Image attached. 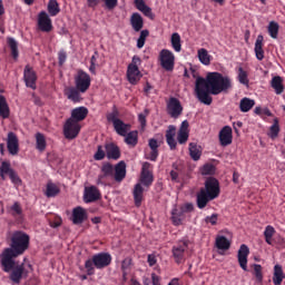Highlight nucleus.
I'll use <instances>...</instances> for the list:
<instances>
[{"label": "nucleus", "mask_w": 285, "mask_h": 285, "mask_svg": "<svg viewBox=\"0 0 285 285\" xmlns=\"http://www.w3.org/2000/svg\"><path fill=\"white\" fill-rule=\"evenodd\" d=\"M30 248V235L24 232L16 230L10 236L9 247L0 254V266L3 273L9 274V279L13 284H21L26 275V265L17 261Z\"/></svg>", "instance_id": "f257e3e1"}, {"label": "nucleus", "mask_w": 285, "mask_h": 285, "mask_svg": "<svg viewBox=\"0 0 285 285\" xmlns=\"http://www.w3.org/2000/svg\"><path fill=\"white\" fill-rule=\"evenodd\" d=\"M233 88V80L228 76L220 72H208L206 78L198 77L196 79L195 92L198 101L205 106L213 104V97L222 92H228Z\"/></svg>", "instance_id": "f03ea898"}, {"label": "nucleus", "mask_w": 285, "mask_h": 285, "mask_svg": "<svg viewBox=\"0 0 285 285\" xmlns=\"http://www.w3.org/2000/svg\"><path fill=\"white\" fill-rule=\"evenodd\" d=\"M222 188L219 187V180L215 177H209L205 180V188H200L199 193L196 195V204L200 210H204L208 206L209 202L217 199Z\"/></svg>", "instance_id": "7ed1b4c3"}, {"label": "nucleus", "mask_w": 285, "mask_h": 285, "mask_svg": "<svg viewBox=\"0 0 285 285\" xmlns=\"http://www.w3.org/2000/svg\"><path fill=\"white\" fill-rule=\"evenodd\" d=\"M110 264H112V255L110 253L101 252L95 254L85 262L86 274L91 277V275H95V268L102 271V268H108Z\"/></svg>", "instance_id": "20e7f679"}, {"label": "nucleus", "mask_w": 285, "mask_h": 285, "mask_svg": "<svg viewBox=\"0 0 285 285\" xmlns=\"http://www.w3.org/2000/svg\"><path fill=\"white\" fill-rule=\"evenodd\" d=\"M100 173L98 181H104L106 177H114L115 181L120 184V181L126 179V163L121 160L116 166H112L110 163H104Z\"/></svg>", "instance_id": "39448f33"}, {"label": "nucleus", "mask_w": 285, "mask_h": 285, "mask_svg": "<svg viewBox=\"0 0 285 285\" xmlns=\"http://www.w3.org/2000/svg\"><path fill=\"white\" fill-rule=\"evenodd\" d=\"M139 63H141V58H139V56H134L131 63H129L127 68V79L132 86H137L144 77L141 71H139Z\"/></svg>", "instance_id": "423d86ee"}, {"label": "nucleus", "mask_w": 285, "mask_h": 285, "mask_svg": "<svg viewBox=\"0 0 285 285\" xmlns=\"http://www.w3.org/2000/svg\"><path fill=\"white\" fill-rule=\"evenodd\" d=\"M75 80V87L80 90L81 94L88 92L91 83L90 75L88 72L83 71L82 69H79L77 71V75L73 77Z\"/></svg>", "instance_id": "0eeeda50"}, {"label": "nucleus", "mask_w": 285, "mask_h": 285, "mask_svg": "<svg viewBox=\"0 0 285 285\" xmlns=\"http://www.w3.org/2000/svg\"><path fill=\"white\" fill-rule=\"evenodd\" d=\"M167 114L171 119H179V117L184 115V106H181V101L175 97H170L167 101Z\"/></svg>", "instance_id": "6e6552de"}, {"label": "nucleus", "mask_w": 285, "mask_h": 285, "mask_svg": "<svg viewBox=\"0 0 285 285\" xmlns=\"http://www.w3.org/2000/svg\"><path fill=\"white\" fill-rule=\"evenodd\" d=\"M160 65L164 70L171 72L175 70V53L168 49H163L159 53Z\"/></svg>", "instance_id": "1a4fd4ad"}, {"label": "nucleus", "mask_w": 285, "mask_h": 285, "mask_svg": "<svg viewBox=\"0 0 285 285\" xmlns=\"http://www.w3.org/2000/svg\"><path fill=\"white\" fill-rule=\"evenodd\" d=\"M80 131H81V125L68 118L63 125V135L66 139H77V136L79 135Z\"/></svg>", "instance_id": "9d476101"}, {"label": "nucleus", "mask_w": 285, "mask_h": 285, "mask_svg": "<svg viewBox=\"0 0 285 285\" xmlns=\"http://www.w3.org/2000/svg\"><path fill=\"white\" fill-rule=\"evenodd\" d=\"M188 240H180L173 246L171 253L176 264H181L186 259V250H188Z\"/></svg>", "instance_id": "9b49d317"}, {"label": "nucleus", "mask_w": 285, "mask_h": 285, "mask_svg": "<svg viewBox=\"0 0 285 285\" xmlns=\"http://www.w3.org/2000/svg\"><path fill=\"white\" fill-rule=\"evenodd\" d=\"M151 166L153 165H150V163H144L141 167L140 184H142V186H146L147 188H150V186H153V183L155 181L153 170H150Z\"/></svg>", "instance_id": "f8f14e48"}, {"label": "nucleus", "mask_w": 285, "mask_h": 285, "mask_svg": "<svg viewBox=\"0 0 285 285\" xmlns=\"http://www.w3.org/2000/svg\"><path fill=\"white\" fill-rule=\"evenodd\" d=\"M23 79L27 88H31V90H37V72L30 66L24 67Z\"/></svg>", "instance_id": "ddd939ff"}, {"label": "nucleus", "mask_w": 285, "mask_h": 285, "mask_svg": "<svg viewBox=\"0 0 285 285\" xmlns=\"http://www.w3.org/2000/svg\"><path fill=\"white\" fill-rule=\"evenodd\" d=\"M38 28L41 32H52V19L46 11L38 14Z\"/></svg>", "instance_id": "4468645a"}, {"label": "nucleus", "mask_w": 285, "mask_h": 285, "mask_svg": "<svg viewBox=\"0 0 285 285\" xmlns=\"http://www.w3.org/2000/svg\"><path fill=\"white\" fill-rule=\"evenodd\" d=\"M248 255H250L248 245L242 244L238 249L237 259L240 268L244 271H248Z\"/></svg>", "instance_id": "2eb2a0df"}, {"label": "nucleus", "mask_w": 285, "mask_h": 285, "mask_svg": "<svg viewBox=\"0 0 285 285\" xmlns=\"http://www.w3.org/2000/svg\"><path fill=\"white\" fill-rule=\"evenodd\" d=\"M105 150H106L107 159H112L114 161L121 159V149L119 148V146H117V144L115 142L105 144Z\"/></svg>", "instance_id": "dca6fc26"}, {"label": "nucleus", "mask_w": 285, "mask_h": 285, "mask_svg": "<svg viewBox=\"0 0 285 285\" xmlns=\"http://www.w3.org/2000/svg\"><path fill=\"white\" fill-rule=\"evenodd\" d=\"M218 139L220 146H230V144H233V128H230V126L223 127L219 131Z\"/></svg>", "instance_id": "f3484780"}, {"label": "nucleus", "mask_w": 285, "mask_h": 285, "mask_svg": "<svg viewBox=\"0 0 285 285\" xmlns=\"http://www.w3.org/2000/svg\"><path fill=\"white\" fill-rule=\"evenodd\" d=\"M101 199V193L96 186H90L85 188L83 202L86 204H92V202H97Z\"/></svg>", "instance_id": "a211bd4d"}, {"label": "nucleus", "mask_w": 285, "mask_h": 285, "mask_svg": "<svg viewBox=\"0 0 285 285\" xmlns=\"http://www.w3.org/2000/svg\"><path fill=\"white\" fill-rule=\"evenodd\" d=\"M7 148L9 155H19V138L17 137V134L12 131L8 134Z\"/></svg>", "instance_id": "6ab92c4d"}, {"label": "nucleus", "mask_w": 285, "mask_h": 285, "mask_svg": "<svg viewBox=\"0 0 285 285\" xmlns=\"http://www.w3.org/2000/svg\"><path fill=\"white\" fill-rule=\"evenodd\" d=\"M65 96L67 99H69V101H72L73 104H80L83 99L81 97V90H79L77 87H67L65 89Z\"/></svg>", "instance_id": "aec40b11"}, {"label": "nucleus", "mask_w": 285, "mask_h": 285, "mask_svg": "<svg viewBox=\"0 0 285 285\" xmlns=\"http://www.w3.org/2000/svg\"><path fill=\"white\" fill-rule=\"evenodd\" d=\"M148 147L150 148V153L146 156V159H149V161H157V158L159 157V141L151 138L148 140Z\"/></svg>", "instance_id": "412c9836"}, {"label": "nucleus", "mask_w": 285, "mask_h": 285, "mask_svg": "<svg viewBox=\"0 0 285 285\" xmlns=\"http://www.w3.org/2000/svg\"><path fill=\"white\" fill-rule=\"evenodd\" d=\"M171 222L174 226H181L186 222V214L181 207H174L171 210Z\"/></svg>", "instance_id": "4be33fe9"}, {"label": "nucleus", "mask_w": 285, "mask_h": 285, "mask_svg": "<svg viewBox=\"0 0 285 285\" xmlns=\"http://www.w3.org/2000/svg\"><path fill=\"white\" fill-rule=\"evenodd\" d=\"M88 219V214L86 213V209L83 207H76L72 210V223L76 226H79V224H83Z\"/></svg>", "instance_id": "5701e85b"}, {"label": "nucleus", "mask_w": 285, "mask_h": 285, "mask_svg": "<svg viewBox=\"0 0 285 285\" xmlns=\"http://www.w3.org/2000/svg\"><path fill=\"white\" fill-rule=\"evenodd\" d=\"M88 117V108L86 107H77L71 110V117L69 119H72V121H76V124H79V121H83Z\"/></svg>", "instance_id": "b1692460"}, {"label": "nucleus", "mask_w": 285, "mask_h": 285, "mask_svg": "<svg viewBox=\"0 0 285 285\" xmlns=\"http://www.w3.org/2000/svg\"><path fill=\"white\" fill-rule=\"evenodd\" d=\"M137 10L139 12H142L145 17H148V19H155V13H153V9L146 4V1L144 0H135L134 1Z\"/></svg>", "instance_id": "393cba45"}, {"label": "nucleus", "mask_w": 285, "mask_h": 285, "mask_svg": "<svg viewBox=\"0 0 285 285\" xmlns=\"http://www.w3.org/2000/svg\"><path fill=\"white\" fill-rule=\"evenodd\" d=\"M130 26L135 32H141L144 29V18L140 13L135 12L130 17Z\"/></svg>", "instance_id": "a878e982"}, {"label": "nucleus", "mask_w": 285, "mask_h": 285, "mask_svg": "<svg viewBox=\"0 0 285 285\" xmlns=\"http://www.w3.org/2000/svg\"><path fill=\"white\" fill-rule=\"evenodd\" d=\"M176 132L177 128L173 125H170L166 131V141L170 150H175V148H177V140H175Z\"/></svg>", "instance_id": "bb28decb"}, {"label": "nucleus", "mask_w": 285, "mask_h": 285, "mask_svg": "<svg viewBox=\"0 0 285 285\" xmlns=\"http://www.w3.org/2000/svg\"><path fill=\"white\" fill-rule=\"evenodd\" d=\"M130 124L124 122V120H116L114 125V129L120 137H126L128 135V130H130Z\"/></svg>", "instance_id": "cd10ccee"}, {"label": "nucleus", "mask_w": 285, "mask_h": 285, "mask_svg": "<svg viewBox=\"0 0 285 285\" xmlns=\"http://www.w3.org/2000/svg\"><path fill=\"white\" fill-rule=\"evenodd\" d=\"M254 50H255L256 59H258V61H263L264 60V36L262 35L257 36Z\"/></svg>", "instance_id": "c85d7f7f"}, {"label": "nucleus", "mask_w": 285, "mask_h": 285, "mask_svg": "<svg viewBox=\"0 0 285 285\" xmlns=\"http://www.w3.org/2000/svg\"><path fill=\"white\" fill-rule=\"evenodd\" d=\"M134 202L137 208H139V206H141V202H144V187L139 183L136 184L134 188Z\"/></svg>", "instance_id": "c756f323"}, {"label": "nucleus", "mask_w": 285, "mask_h": 285, "mask_svg": "<svg viewBox=\"0 0 285 285\" xmlns=\"http://www.w3.org/2000/svg\"><path fill=\"white\" fill-rule=\"evenodd\" d=\"M0 117H2V119L10 117V106H8V100L3 95H0Z\"/></svg>", "instance_id": "7c9ffc66"}, {"label": "nucleus", "mask_w": 285, "mask_h": 285, "mask_svg": "<svg viewBox=\"0 0 285 285\" xmlns=\"http://www.w3.org/2000/svg\"><path fill=\"white\" fill-rule=\"evenodd\" d=\"M271 87L274 88L277 95L284 92V79L281 76H275L272 78Z\"/></svg>", "instance_id": "2f4dec72"}, {"label": "nucleus", "mask_w": 285, "mask_h": 285, "mask_svg": "<svg viewBox=\"0 0 285 285\" xmlns=\"http://www.w3.org/2000/svg\"><path fill=\"white\" fill-rule=\"evenodd\" d=\"M284 279H285V275H284V269H282V265H275L274 276H273L274 285H282V282H284Z\"/></svg>", "instance_id": "473e14b6"}, {"label": "nucleus", "mask_w": 285, "mask_h": 285, "mask_svg": "<svg viewBox=\"0 0 285 285\" xmlns=\"http://www.w3.org/2000/svg\"><path fill=\"white\" fill-rule=\"evenodd\" d=\"M125 142L127 146H132V148H135V146L139 144V132L137 130L127 132L125 136Z\"/></svg>", "instance_id": "72a5a7b5"}, {"label": "nucleus", "mask_w": 285, "mask_h": 285, "mask_svg": "<svg viewBox=\"0 0 285 285\" xmlns=\"http://www.w3.org/2000/svg\"><path fill=\"white\" fill-rule=\"evenodd\" d=\"M47 146H48V142L46 141V136L41 132H37L36 134V150H39V153H45Z\"/></svg>", "instance_id": "f704fd0d"}, {"label": "nucleus", "mask_w": 285, "mask_h": 285, "mask_svg": "<svg viewBox=\"0 0 285 285\" xmlns=\"http://www.w3.org/2000/svg\"><path fill=\"white\" fill-rule=\"evenodd\" d=\"M255 107V100L250 98H243L239 102V110L240 112H249V110H253Z\"/></svg>", "instance_id": "c9c22d12"}, {"label": "nucleus", "mask_w": 285, "mask_h": 285, "mask_svg": "<svg viewBox=\"0 0 285 285\" xmlns=\"http://www.w3.org/2000/svg\"><path fill=\"white\" fill-rule=\"evenodd\" d=\"M198 60L203 66H210V60L213 59V56L208 53V50L200 48L197 51Z\"/></svg>", "instance_id": "e433bc0d"}, {"label": "nucleus", "mask_w": 285, "mask_h": 285, "mask_svg": "<svg viewBox=\"0 0 285 285\" xmlns=\"http://www.w3.org/2000/svg\"><path fill=\"white\" fill-rule=\"evenodd\" d=\"M189 155L194 161H199V159H202V147L197 146L195 142H190Z\"/></svg>", "instance_id": "4c0bfd02"}, {"label": "nucleus", "mask_w": 285, "mask_h": 285, "mask_svg": "<svg viewBox=\"0 0 285 285\" xmlns=\"http://www.w3.org/2000/svg\"><path fill=\"white\" fill-rule=\"evenodd\" d=\"M7 43L11 50V57L17 61V59H19V43L14 38H8Z\"/></svg>", "instance_id": "58836bf2"}, {"label": "nucleus", "mask_w": 285, "mask_h": 285, "mask_svg": "<svg viewBox=\"0 0 285 285\" xmlns=\"http://www.w3.org/2000/svg\"><path fill=\"white\" fill-rule=\"evenodd\" d=\"M47 10L50 17H57L61 12V8H59V2L57 0H49Z\"/></svg>", "instance_id": "ea45409f"}, {"label": "nucleus", "mask_w": 285, "mask_h": 285, "mask_svg": "<svg viewBox=\"0 0 285 285\" xmlns=\"http://www.w3.org/2000/svg\"><path fill=\"white\" fill-rule=\"evenodd\" d=\"M216 248H218V250H228V248H230V240H228L226 236H218L216 238Z\"/></svg>", "instance_id": "a19ab883"}, {"label": "nucleus", "mask_w": 285, "mask_h": 285, "mask_svg": "<svg viewBox=\"0 0 285 285\" xmlns=\"http://www.w3.org/2000/svg\"><path fill=\"white\" fill-rule=\"evenodd\" d=\"M12 166L10 165V161H2L0 166V177L1 179L6 180V175H11L12 171Z\"/></svg>", "instance_id": "79ce46f5"}, {"label": "nucleus", "mask_w": 285, "mask_h": 285, "mask_svg": "<svg viewBox=\"0 0 285 285\" xmlns=\"http://www.w3.org/2000/svg\"><path fill=\"white\" fill-rule=\"evenodd\" d=\"M171 47L174 48L175 52H181V36L177 32L171 35Z\"/></svg>", "instance_id": "37998d69"}, {"label": "nucleus", "mask_w": 285, "mask_h": 285, "mask_svg": "<svg viewBox=\"0 0 285 285\" xmlns=\"http://www.w3.org/2000/svg\"><path fill=\"white\" fill-rule=\"evenodd\" d=\"M61 190L59 187L53 184V183H48L47 184V189H46V196L47 197H57Z\"/></svg>", "instance_id": "c03bdc74"}, {"label": "nucleus", "mask_w": 285, "mask_h": 285, "mask_svg": "<svg viewBox=\"0 0 285 285\" xmlns=\"http://www.w3.org/2000/svg\"><path fill=\"white\" fill-rule=\"evenodd\" d=\"M275 235V227L268 225L266 226L265 230H264V237H265V242L266 244H268L269 246L273 245V236Z\"/></svg>", "instance_id": "a18cd8bd"}, {"label": "nucleus", "mask_w": 285, "mask_h": 285, "mask_svg": "<svg viewBox=\"0 0 285 285\" xmlns=\"http://www.w3.org/2000/svg\"><path fill=\"white\" fill-rule=\"evenodd\" d=\"M268 35L272 37V39H277V36L279 35V23L275 21H271L268 24Z\"/></svg>", "instance_id": "49530a36"}, {"label": "nucleus", "mask_w": 285, "mask_h": 285, "mask_svg": "<svg viewBox=\"0 0 285 285\" xmlns=\"http://www.w3.org/2000/svg\"><path fill=\"white\" fill-rule=\"evenodd\" d=\"M253 268H254L253 275H254V277L256 278V282H257L258 284H262V282H264V273L262 272V271H263L262 265H259V264H254V265H253Z\"/></svg>", "instance_id": "de8ad7c7"}, {"label": "nucleus", "mask_w": 285, "mask_h": 285, "mask_svg": "<svg viewBox=\"0 0 285 285\" xmlns=\"http://www.w3.org/2000/svg\"><path fill=\"white\" fill-rule=\"evenodd\" d=\"M10 213L12 217H23V208L19 202L13 203L10 207Z\"/></svg>", "instance_id": "09e8293b"}, {"label": "nucleus", "mask_w": 285, "mask_h": 285, "mask_svg": "<svg viewBox=\"0 0 285 285\" xmlns=\"http://www.w3.org/2000/svg\"><path fill=\"white\" fill-rule=\"evenodd\" d=\"M107 121H110L114 126L116 121H121V119H119V109H117V106H114L112 111L107 115Z\"/></svg>", "instance_id": "8fccbe9b"}, {"label": "nucleus", "mask_w": 285, "mask_h": 285, "mask_svg": "<svg viewBox=\"0 0 285 285\" xmlns=\"http://www.w3.org/2000/svg\"><path fill=\"white\" fill-rule=\"evenodd\" d=\"M149 35H150V31H148V29L140 31V36L137 40V48H139V50H141V48L146 46V38H148Z\"/></svg>", "instance_id": "3c124183"}, {"label": "nucleus", "mask_w": 285, "mask_h": 285, "mask_svg": "<svg viewBox=\"0 0 285 285\" xmlns=\"http://www.w3.org/2000/svg\"><path fill=\"white\" fill-rule=\"evenodd\" d=\"M238 81L243 86H248L249 80H248V72L244 70V68L239 67L238 68Z\"/></svg>", "instance_id": "603ef678"}, {"label": "nucleus", "mask_w": 285, "mask_h": 285, "mask_svg": "<svg viewBox=\"0 0 285 285\" xmlns=\"http://www.w3.org/2000/svg\"><path fill=\"white\" fill-rule=\"evenodd\" d=\"M106 157H107V154H106V150H104V146L98 145L97 150L94 154L95 161H104V159H106Z\"/></svg>", "instance_id": "864d4df0"}, {"label": "nucleus", "mask_w": 285, "mask_h": 285, "mask_svg": "<svg viewBox=\"0 0 285 285\" xmlns=\"http://www.w3.org/2000/svg\"><path fill=\"white\" fill-rule=\"evenodd\" d=\"M279 135V119L274 118V124L269 128V137L275 139Z\"/></svg>", "instance_id": "5fc2aeb1"}, {"label": "nucleus", "mask_w": 285, "mask_h": 285, "mask_svg": "<svg viewBox=\"0 0 285 285\" xmlns=\"http://www.w3.org/2000/svg\"><path fill=\"white\" fill-rule=\"evenodd\" d=\"M130 266H132V258L130 257L125 258L121 263V271H122L124 277L128 275L127 271H130Z\"/></svg>", "instance_id": "6e6d98bb"}, {"label": "nucleus", "mask_w": 285, "mask_h": 285, "mask_svg": "<svg viewBox=\"0 0 285 285\" xmlns=\"http://www.w3.org/2000/svg\"><path fill=\"white\" fill-rule=\"evenodd\" d=\"M202 175H215V165L207 163L200 169Z\"/></svg>", "instance_id": "4d7b16f0"}, {"label": "nucleus", "mask_w": 285, "mask_h": 285, "mask_svg": "<svg viewBox=\"0 0 285 285\" xmlns=\"http://www.w3.org/2000/svg\"><path fill=\"white\" fill-rule=\"evenodd\" d=\"M149 115H150L149 109H145L142 114L138 115V121H139L141 128H146V124H147L146 117H148Z\"/></svg>", "instance_id": "13d9d810"}, {"label": "nucleus", "mask_w": 285, "mask_h": 285, "mask_svg": "<svg viewBox=\"0 0 285 285\" xmlns=\"http://www.w3.org/2000/svg\"><path fill=\"white\" fill-rule=\"evenodd\" d=\"M105 3L106 10H115L119 4V0H101Z\"/></svg>", "instance_id": "bf43d9fd"}, {"label": "nucleus", "mask_w": 285, "mask_h": 285, "mask_svg": "<svg viewBox=\"0 0 285 285\" xmlns=\"http://www.w3.org/2000/svg\"><path fill=\"white\" fill-rule=\"evenodd\" d=\"M9 178L11 179V183L16 186H21V178L19 177V175L17 174V171H11V174L9 175Z\"/></svg>", "instance_id": "052dcab7"}, {"label": "nucleus", "mask_w": 285, "mask_h": 285, "mask_svg": "<svg viewBox=\"0 0 285 285\" xmlns=\"http://www.w3.org/2000/svg\"><path fill=\"white\" fill-rule=\"evenodd\" d=\"M177 141L180 145L186 144L188 141V131H178Z\"/></svg>", "instance_id": "680f3d73"}, {"label": "nucleus", "mask_w": 285, "mask_h": 285, "mask_svg": "<svg viewBox=\"0 0 285 285\" xmlns=\"http://www.w3.org/2000/svg\"><path fill=\"white\" fill-rule=\"evenodd\" d=\"M67 59H68V55L66 53V51H59V53H58L59 66H63L66 63Z\"/></svg>", "instance_id": "e2e57ef3"}, {"label": "nucleus", "mask_w": 285, "mask_h": 285, "mask_svg": "<svg viewBox=\"0 0 285 285\" xmlns=\"http://www.w3.org/2000/svg\"><path fill=\"white\" fill-rule=\"evenodd\" d=\"M206 224H212V226H217V214H213L212 216H207L205 218Z\"/></svg>", "instance_id": "0e129e2a"}, {"label": "nucleus", "mask_w": 285, "mask_h": 285, "mask_svg": "<svg viewBox=\"0 0 285 285\" xmlns=\"http://www.w3.org/2000/svg\"><path fill=\"white\" fill-rule=\"evenodd\" d=\"M151 284L153 285H161V277L158 276L157 274L153 273L151 274Z\"/></svg>", "instance_id": "69168bd1"}, {"label": "nucleus", "mask_w": 285, "mask_h": 285, "mask_svg": "<svg viewBox=\"0 0 285 285\" xmlns=\"http://www.w3.org/2000/svg\"><path fill=\"white\" fill-rule=\"evenodd\" d=\"M180 208L184 209L185 214L193 213V210H194V206L190 203H187L184 206H180Z\"/></svg>", "instance_id": "338daca9"}, {"label": "nucleus", "mask_w": 285, "mask_h": 285, "mask_svg": "<svg viewBox=\"0 0 285 285\" xmlns=\"http://www.w3.org/2000/svg\"><path fill=\"white\" fill-rule=\"evenodd\" d=\"M147 262H148L149 266H155V264H157V257L153 254H149Z\"/></svg>", "instance_id": "774afa93"}]
</instances>
